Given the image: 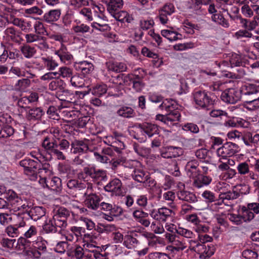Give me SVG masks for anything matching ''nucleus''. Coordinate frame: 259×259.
<instances>
[{"mask_svg":"<svg viewBox=\"0 0 259 259\" xmlns=\"http://www.w3.org/2000/svg\"><path fill=\"white\" fill-rule=\"evenodd\" d=\"M163 197L165 200L170 201L168 205L171 208L174 209L176 208V205L174 203L176 198V195L174 192L171 191H167L163 194Z\"/></svg>","mask_w":259,"mask_h":259,"instance_id":"61","label":"nucleus"},{"mask_svg":"<svg viewBox=\"0 0 259 259\" xmlns=\"http://www.w3.org/2000/svg\"><path fill=\"white\" fill-rule=\"evenodd\" d=\"M250 160L247 159L245 161L239 163L237 166V170L239 174L241 176L247 175L250 170Z\"/></svg>","mask_w":259,"mask_h":259,"instance_id":"47","label":"nucleus"},{"mask_svg":"<svg viewBox=\"0 0 259 259\" xmlns=\"http://www.w3.org/2000/svg\"><path fill=\"white\" fill-rule=\"evenodd\" d=\"M183 153L181 148L169 146L161 149L160 155L164 158H172L179 157Z\"/></svg>","mask_w":259,"mask_h":259,"instance_id":"18","label":"nucleus"},{"mask_svg":"<svg viewBox=\"0 0 259 259\" xmlns=\"http://www.w3.org/2000/svg\"><path fill=\"white\" fill-rule=\"evenodd\" d=\"M67 254L71 257H75L77 259H81L84 254L83 249L79 245H75L67 250Z\"/></svg>","mask_w":259,"mask_h":259,"instance_id":"31","label":"nucleus"},{"mask_svg":"<svg viewBox=\"0 0 259 259\" xmlns=\"http://www.w3.org/2000/svg\"><path fill=\"white\" fill-rule=\"evenodd\" d=\"M32 249H35L41 254L46 251V241L42 240L41 238H37L34 241H32Z\"/></svg>","mask_w":259,"mask_h":259,"instance_id":"39","label":"nucleus"},{"mask_svg":"<svg viewBox=\"0 0 259 259\" xmlns=\"http://www.w3.org/2000/svg\"><path fill=\"white\" fill-rule=\"evenodd\" d=\"M161 34L163 37L171 41L179 39L180 38L179 36H181V35L177 32L168 29L162 30Z\"/></svg>","mask_w":259,"mask_h":259,"instance_id":"46","label":"nucleus"},{"mask_svg":"<svg viewBox=\"0 0 259 259\" xmlns=\"http://www.w3.org/2000/svg\"><path fill=\"white\" fill-rule=\"evenodd\" d=\"M66 87L64 81L59 77L50 82L49 84V89L51 91L63 90Z\"/></svg>","mask_w":259,"mask_h":259,"instance_id":"38","label":"nucleus"},{"mask_svg":"<svg viewBox=\"0 0 259 259\" xmlns=\"http://www.w3.org/2000/svg\"><path fill=\"white\" fill-rule=\"evenodd\" d=\"M178 199L180 200L187 202L190 203H194L197 201V198L196 195L193 192L182 190L177 193Z\"/></svg>","mask_w":259,"mask_h":259,"instance_id":"22","label":"nucleus"},{"mask_svg":"<svg viewBox=\"0 0 259 259\" xmlns=\"http://www.w3.org/2000/svg\"><path fill=\"white\" fill-rule=\"evenodd\" d=\"M61 12L60 8L51 9L44 14L42 20L48 24H54L60 18Z\"/></svg>","mask_w":259,"mask_h":259,"instance_id":"15","label":"nucleus"},{"mask_svg":"<svg viewBox=\"0 0 259 259\" xmlns=\"http://www.w3.org/2000/svg\"><path fill=\"white\" fill-rule=\"evenodd\" d=\"M230 63L231 67H244L245 63L242 61L241 57L236 54H232L230 58Z\"/></svg>","mask_w":259,"mask_h":259,"instance_id":"51","label":"nucleus"},{"mask_svg":"<svg viewBox=\"0 0 259 259\" xmlns=\"http://www.w3.org/2000/svg\"><path fill=\"white\" fill-rule=\"evenodd\" d=\"M106 67L109 71L115 72H124L126 70L127 67L123 62L109 61L106 63Z\"/></svg>","mask_w":259,"mask_h":259,"instance_id":"24","label":"nucleus"},{"mask_svg":"<svg viewBox=\"0 0 259 259\" xmlns=\"http://www.w3.org/2000/svg\"><path fill=\"white\" fill-rule=\"evenodd\" d=\"M113 140L115 141L113 143H116L120 148H123L124 147L123 142L122 141L124 137L122 134L119 133L117 132H114L110 136Z\"/></svg>","mask_w":259,"mask_h":259,"instance_id":"59","label":"nucleus"},{"mask_svg":"<svg viewBox=\"0 0 259 259\" xmlns=\"http://www.w3.org/2000/svg\"><path fill=\"white\" fill-rule=\"evenodd\" d=\"M239 151V146L232 142H227L217 150V154L222 159H226L228 157L235 155Z\"/></svg>","mask_w":259,"mask_h":259,"instance_id":"9","label":"nucleus"},{"mask_svg":"<svg viewBox=\"0 0 259 259\" xmlns=\"http://www.w3.org/2000/svg\"><path fill=\"white\" fill-rule=\"evenodd\" d=\"M70 82L71 85L75 88H82L84 86L83 78L77 74L72 75Z\"/></svg>","mask_w":259,"mask_h":259,"instance_id":"53","label":"nucleus"},{"mask_svg":"<svg viewBox=\"0 0 259 259\" xmlns=\"http://www.w3.org/2000/svg\"><path fill=\"white\" fill-rule=\"evenodd\" d=\"M29 238L26 237H21L18 240V244L23 246L24 254L28 258H39L40 257V254L35 249H32V244L28 240Z\"/></svg>","mask_w":259,"mask_h":259,"instance_id":"8","label":"nucleus"},{"mask_svg":"<svg viewBox=\"0 0 259 259\" xmlns=\"http://www.w3.org/2000/svg\"><path fill=\"white\" fill-rule=\"evenodd\" d=\"M53 217H58V218L67 220L70 215V211L64 207H60L54 210Z\"/></svg>","mask_w":259,"mask_h":259,"instance_id":"54","label":"nucleus"},{"mask_svg":"<svg viewBox=\"0 0 259 259\" xmlns=\"http://www.w3.org/2000/svg\"><path fill=\"white\" fill-rule=\"evenodd\" d=\"M57 217H53L54 225H55L57 231H58V229H60V231H63L64 229L67 226V221L66 220L58 218Z\"/></svg>","mask_w":259,"mask_h":259,"instance_id":"60","label":"nucleus"},{"mask_svg":"<svg viewBox=\"0 0 259 259\" xmlns=\"http://www.w3.org/2000/svg\"><path fill=\"white\" fill-rule=\"evenodd\" d=\"M189 245L190 250L198 254L200 259H208L215 251L213 245L200 243L197 240H190Z\"/></svg>","mask_w":259,"mask_h":259,"instance_id":"4","label":"nucleus"},{"mask_svg":"<svg viewBox=\"0 0 259 259\" xmlns=\"http://www.w3.org/2000/svg\"><path fill=\"white\" fill-rule=\"evenodd\" d=\"M134 113V110L131 107L125 106L120 107L116 111L118 116L125 118L132 117Z\"/></svg>","mask_w":259,"mask_h":259,"instance_id":"45","label":"nucleus"},{"mask_svg":"<svg viewBox=\"0 0 259 259\" xmlns=\"http://www.w3.org/2000/svg\"><path fill=\"white\" fill-rule=\"evenodd\" d=\"M43 229L47 233H55L57 231L55 225H54L53 218L46 220Z\"/></svg>","mask_w":259,"mask_h":259,"instance_id":"63","label":"nucleus"},{"mask_svg":"<svg viewBox=\"0 0 259 259\" xmlns=\"http://www.w3.org/2000/svg\"><path fill=\"white\" fill-rule=\"evenodd\" d=\"M83 229L81 227L73 226L69 230L63 231L62 235H63L66 240L73 242L77 241L78 238L82 235V231Z\"/></svg>","mask_w":259,"mask_h":259,"instance_id":"16","label":"nucleus"},{"mask_svg":"<svg viewBox=\"0 0 259 259\" xmlns=\"http://www.w3.org/2000/svg\"><path fill=\"white\" fill-rule=\"evenodd\" d=\"M44 114L45 111L41 108L34 107L27 111L26 117L29 121L39 120Z\"/></svg>","mask_w":259,"mask_h":259,"instance_id":"23","label":"nucleus"},{"mask_svg":"<svg viewBox=\"0 0 259 259\" xmlns=\"http://www.w3.org/2000/svg\"><path fill=\"white\" fill-rule=\"evenodd\" d=\"M239 193L235 191H228L227 192H221L220 198L222 201L226 202L227 200H234L239 197Z\"/></svg>","mask_w":259,"mask_h":259,"instance_id":"48","label":"nucleus"},{"mask_svg":"<svg viewBox=\"0 0 259 259\" xmlns=\"http://www.w3.org/2000/svg\"><path fill=\"white\" fill-rule=\"evenodd\" d=\"M211 18L212 21L224 28H228L230 26L229 21L224 18L221 13L212 15Z\"/></svg>","mask_w":259,"mask_h":259,"instance_id":"36","label":"nucleus"},{"mask_svg":"<svg viewBox=\"0 0 259 259\" xmlns=\"http://www.w3.org/2000/svg\"><path fill=\"white\" fill-rule=\"evenodd\" d=\"M67 187L70 189H74L75 190H81L87 188V190L89 188H92L91 185L89 183L85 182L81 183L75 179L69 180L67 183Z\"/></svg>","mask_w":259,"mask_h":259,"instance_id":"26","label":"nucleus"},{"mask_svg":"<svg viewBox=\"0 0 259 259\" xmlns=\"http://www.w3.org/2000/svg\"><path fill=\"white\" fill-rule=\"evenodd\" d=\"M175 12V7L171 3H166L158 10L157 18L161 24L165 25L169 21V17Z\"/></svg>","mask_w":259,"mask_h":259,"instance_id":"11","label":"nucleus"},{"mask_svg":"<svg viewBox=\"0 0 259 259\" xmlns=\"http://www.w3.org/2000/svg\"><path fill=\"white\" fill-rule=\"evenodd\" d=\"M5 195L8 201V208L11 213H14L18 211L23 212L28 207L26 201H23L13 190H7Z\"/></svg>","mask_w":259,"mask_h":259,"instance_id":"3","label":"nucleus"},{"mask_svg":"<svg viewBox=\"0 0 259 259\" xmlns=\"http://www.w3.org/2000/svg\"><path fill=\"white\" fill-rule=\"evenodd\" d=\"M55 54L59 57L61 62L66 64L71 63L73 58L72 55L68 51L67 47L63 44L58 50L55 52Z\"/></svg>","mask_w":259,"mask_h":259,"instance_id":"20","label":"nucleus"},{"mask_svg":"<svg viewBox=\"0 0 259 259\" xmlns=\"http://www.w3.org/2000/svg\"><path fill=\"white\" fill-rule=\"evenodd\" d=\"M57 76L61 77L63 78H70L72 75V70L66 66H63L59 68L58 71L56 72Z\"/></svg>","mask_w":259,"mask_h":259,"instance_id":"52","label":"nucleus"},{"mask_svg":"<svg viewBox=\"0 0 259 259\" xmlns=\"http://www.w3.org/2000/svg\"><path fill=\"white\" fill-rule=\"evenodd\" d=\"M76 68L83 74H87L94 70V66L91 63L83 61L77 63Z\"/></svg>","mask_w":259,"mask_h":259,"instance_id":"35","label":"nucleus"},{"mask_svg":"<svg viewBox=\"0 0 259 259\" xmlns=\"http://www.w3.org/2000/svg\"><path fill=\"white\" fill-rule=\"evenodd\" d=\"M240 91L244 95L252 96V98L259 96V87L253 84L243 85Z\"/></svg>","mask_w":259,"mask_h":259,"instance_id":"25","label":"nucleus"},{"mask_svg":"<svg viewBox=\"0 0 259 259\" xmlns=\"http://www.w3.org/2000/svg\"><path fill=\"white\" fill-rule=\"evenodd\" d=\"M115 19L121 22L131 23L133 18L128 13L124 11H117L111 15Z\"/></svg>","mask_w":259,"mask_h":259,"instance_id":"34","label":"nucleus"},{"mask_svg":"<svg viewBox=\"0 0 259 259\" xmlns=\"http://www.w3.org/2000/svg\"><path fill=\"white\" fill-rule=\"evenodd\" d=\"M41 59L45 68L49 71H53L59 66L58 63L53 57H43Z\"/></svg>","mask_w":259,"mask_h":259,"instance_id":"30","label":"nucleus"},{"mask_svg":"<svg viewBox=\"0 0 259 259\" xmlns=\"http://www.w3.org/2000/svg\"><path fill=\"white\" fill-rule=\"evenodd\" d=\"M14 129L9 124L4 125L0 131V138H7L12 136Z\"/></svg>","mask_w":259,"mask_h":259,"instance_id":"57","label":"nucleus"},{"mask_svg":"<svg viewBox=\"0 0 259 259\" xmlns=\"http://www.w3.org/2000/svg\"><path fill=\"white\" fill-rule=\"evenodd\" d=\"M85 199L84 203L85 206L91 210H97L100 207L101 201V197L96 193L88 194L87 192L84 193Z\"/></svg>","mask_w":259,"mask_h":259,"instance_id":"14","label":"nucleus"},{"mask_svg":"<svg viewBox=\"0 0 259 259\" xmlns=\"http://www.w3.org/2000/svg\"><path fill=\"white\" fill-rule=\"evenodd\" d=\"M141 132L149 137H152L155 135H158L159 130L158 126L151 123H144L140 126Z\"/></svg>","mask_w":259,"mask_h":259,"instance_id":"21","label":"nucleus"},{"mask_svg":"<svg viewBox=\"0 0 259 259\" xmlns=\"http://www.w3.org/2000/svg\"><path fill=\"white\" fill-rule=\"evenodd\" d=\"M139 244L138 240L130 235L125 236L123 245L128 249H133L136 247Z\"/></svg>","mask_w":259,"mask_h":259,"instance_id":"40","label":"nucleus"},{"mask_svg":"<svg viewBox=\"0 0 259 259\" xmlns=\"http://www.w3.org/2000/svg\"><path fill=\"white\" fill-rule=\"evenodd\" d=\"M138 75H129L128 81L130 83L132 84L133 88L136 92H140L142 90L144 87V84L140 81Z\"/></svg>","mask_w":259,"mask_h":259,"instance_id":"42","label":"nucleus"},{"mask_svg":"<svg viewBox=\"0 0 259 259\" xmlns=\"http://www.w3.org/2000/svg\"><path fill=\"white\" fill-rule=\"evenodd\" d=\"M30 84V80L27 78L19 79L14 85V89L17 91H25Z\"/></svg>","mask_w":259,"mask_h":259,"instance_id":"49","label":"nucleus"},{"mask_svg":"<svg viewBox=\"0 0 259 259\" xmlns=\"http://www.w3.org/2000/svg\"><path fill=\"white\" fill-rule=\"evenodd\" d=\"M162 110H165L167 113L163 115L158 114L156 119L160 120L169 126L177 123L181 118L180 108L177 103L171 99H166L159 106Z\"/></svg>","mask_w":259,"mask_h":259,"instance_id":"1","label":"nucleus"},{"mask_svg":"<svg viewBox=\"0 0 259 259\" xmlns=\"http://www.w3.org/2000/svg\"><path fill=\"white\" fill-rule=\"evenodd\" d=\"M66 104V102L62 103L61 105L58 106L59 113H61L62 116L67 120L71 121L75 119L79 114V112L68 108L65 105Z\"/></svg>","mask_w":259,"mask_h":259,"instance_id":"19","label":"nucleus"},{"mask_svg":"<svg viewBox=\"0 0 259 259\" xmlns=\"http://www.w3.org/2000/svg\"><path fill=\"white\" fill-rule=\"evenodd\" d=\"M162 222H153L151 225V230L153 231L154 233L156 234H161L165 232V229L163 224L161 223Z\"/></svg>","mask_w":259,"mask_h":259,"instance_id":"56","label":"nucleus"},{"mask_svg":"<svg viewBox=\"0 0 259 259\" xmlns=\"http://www.w3.org/2000/svg\"><path fill=\"white\" fill-rule=\"evenodd\" d=\"M193 98L197 107L203 109H208L214 102L209 95L204 91L195 92L193 94Z\"/></svg>","mask_w":259,"mask_h":259,"instance_id":"6","label":"nucleus"},{"mask_svg":"<svg viewBox=\"0 0 259 259\" xmlns=\"http://www.w3.org/2000/svg\"><path fill=\"white\" fill-rule=\"evenodd\" d=\"M106 5L107 11L112 15L122 8L123 1V0H109Z\"/></svg>","mask_w":259,"mask_h":259,"instance_id":"29","label":"nucleus"},{"mask_svg":"<svg viewBox=\"0 0 259 259\" xmlns=\"http://www.w3.org/2000/svg\"><path fill=\"white\" fill-rule=\"evenodd\" d=\"M239 19L241 26L245 29L244 30L249 32L254 30L257 25V23L255 20H249L242 17H239Z\"/></svg>","mask_w":259,"mask_h":259,"instance_id":"37","label":"nucleus"},{"mask_svg":"<svg viewBox=\"0 0 259 259\" xmlns=\"http://www.w3.org/2000/svg\"><path fill=\"white\" fill-rule=\"evenodd\" d=\"M24 37L27 44L35 42V46L43 51H46L49 49L46 39L43 36L34 33H27L24 34Z\"/></svg>","mask_w":259,"mask_h":259,"instance_id":"10","label":"nucleus"},{"mask_svg":"<svg viewBox=\"0 0 259 259\" xmlns=\"http://www.w3.org/2000/svg\"><path fill=\"white\" fill-rule=\"evenodd\" d=\"M71 145L74 153H83L89 150L88 141L87 140L76 141Z\"/></svg>","mask_w":259,"mask_h":259,"instance_id":"28","label":"nucleus"},{"mask_svg":"<svg viewBox=\"0 0 259 259\" xmlns=\"http://www.w3.org/2000/svg\"><path fill=\"white\" fill-rule=\"evenodd\" d=\"M46 213V209L42 206L33 207L28 211V215L35 221L44 217Z\"/></svg>","mask_w":259,"mask_h":259,"instance_id":"27","label":"nucleus"},{"mask_svg":"<svg viewBox=\"0 0 259 259\" xmlns=\"http://www.w3.org/2000/svg\"><path fill=\"white\" fill-rule=\"evenodd\" d=\"M241 91L236 89H228L221 94V99L225 103L235 104L241 99Z\"/></svg>","mask_w":259,"mask_h":259,"instance_id":"12","label":"nucleus"},{"mask_svg":"<svg viewBox=\"0 0 259 259\" xmlns=\"http://www.w3.org/2000/svg\"><path fill=\"white\" fill-rule=\"evenodd\" d=\"M83 170L84 174L94 182L104 180L107 177L106 170L97 168L94 166L84 167Z\"/></svg>","mask_w":259,"mask_h":259,"instance_id":"13","label":"nucleus"},{"mask_svg":"<svg viewBox=\"0 0 259 259\" xmlns=\"http://www.w3.org/2000/svg\"><path fill=\"white\" fill-rule=\"evenodd\" d=\"M185 170L188 177L193 180V186L195 188L199 189L207 186L212 181V178L210 176L201 174L198 163L195 160L187 162L185 166Z\"/></svg>","mask_w":259,"mask_h":259,"instance_id":"2","label":"nucleus"},{"mask_svg":"<svg viewBox=\"0 0 259 259\" xmlns=\"http://www.w3.org/2000/svg\"><path fill=\"white\" fill-rule=\"evenodd\" d=\"M20 51L23 56L27 59L32 58L36 54L35 48L28 44H23L21 46Z\"/></svg>","mask_w":259,"mask_h":259,"instance_id":"32","label":"nucleus"},{"mask_svg":"<svg viewBox=\"0 0 259 259\" xmlns=\"http://www.w3.org/2000/svg\"><path fill=\"white\" fill-rule=\"evenodd\" d=\"M78 14L87 21H91L93 19L92 10L89 8H83L79 10Z\"/></svg>","mask_w":259,"mask_h":259,"instance_id":"55","label":"nucleus"},{"mask_svg":"<svg viewBox=\"0 0 259 259\" xmlns=\"http://www.w3.org/2000/svg\"><path fill=\"white\" fill-rule=\"evenodd\" d=\"M5 34L10 37L11 39L15 42H18L20 39L21 32L15 29L13 27H8L5 31Z\"/></svg>","mask_w":259,"mask_h":259,"instance_id":"43","label":"nucleus"},{"mask_svg":"<svg viewBox=\"0 0 259 259\" xmlns=\"http://www.w3.org/2000/svg\"><path fill=\"white\" fill-rule=\"evenodd\" d=\"M42 146L50 154L55 148L58 147V145L56 140L46 137L42 142Z\"/></svg>","mask_w":259,"mask_h":259,"instance_id":"33","label":"nucleus"},{"mask_svg":"<svg viewBox=\"0 0 259 259\" xmlns=\"http://www.w3.org/2000/svg\"><path fill=\"white\" fill-rule=\"evenodd\" d=\"M19 230L15 225H10L6 228L5 232L9 236L14 238L17 237L21 234L20 230Z\"/></svg>","mask_w":259,"mask_h":259,"instance_id":"62","label":"nucleus"},{"mask_svg":"<svg viewBox=\"0 0 259 259\" xmlns=\"http://www.w3.org/2000/svg\"><path fill=\"white\" fill-rule=\"evenodd\" d=\"M48 188L53 190L57 191L61 186V180L57 177H54L48 179Z\"/></svg>","mask_w":259,"mask_h":259,"instance_id":"50","label":"nucleus"},{"mask_svg":"<svg viewBox=\"0 0 259 259\" xmlns=\"http://www.w3.org/2000/svg\"><path fill=\"white\" fill-rule=\"evenodd\" d=\"M252 100L247 101L246 108L254 110L259 108V96L252 98Z\"/></svg>","mask_w":259,"mask_h":259,"instance_id":"64","label":"nucleus"},{"mask_svg":"<svg viewBox=\"0 0 259 259\" xmlns=\"http://www.w3.org/2000/svg\"><path fill=\"white\" fill-rule=\"evenodd\" d=\"M149 214L155 221L165 222L167 220L173 218L175 212L171 209L162 207L157 209H153L150 210Z\"/></svg>","mask_w":259,"mask_h":259,"instance_id":"7","label":"nucleus"},{"mask_svg":"<svg viewBox=\"0 0 259 259\" xmlns=\"http://www.w3.org/2000/svg\"><path fill=\"white\" fill-rule=\"evenodd\" d=\"M107 91V87L105 84H99L93 87L90 91L91 93L96 96L101 97L105 94Z\"/></svg>","mask_w":259,"mask_h":259,"instance_id":"44","label":"nucleus"},{"mask_svg":"<svg viewBox=\"0 0 259 259\" xmlns=\"http://www.w3.org/2000/svg\"><path fill=\"white\" fill-rule=\"evenodd\" d=\"M149 174L141 169H135L132 174L133 178L139 183L145 182L149 177Z\"/></svg>","mask_w":259,"mask_h":259,"instance_id":"41","label":"nucleus"},{"mask_svg":"<svg viewBox=\"0 0 259 259\" xmlns=\"http://www.w3.org/2000/svg\"><path fill=\"white\" fill-rule=\"evenodd\" d=\"M72 30L76 33L84 34L90 32L91 31V28L87 24L82 23L73 27Z\"/></svg>","mask_w":259,"mask_h":259,"instance_id":"58","label":"nucleus"},{"mask_svg":"<svg viewBox=\"0 0 259 259\" xmlns=\"http://www.w3.org/2000/svg\"><path fill=\"white\" fill-rule=\"evenodd\" d=\"M20 165L24 168V173L30 176V180L34 181L37 179L36 170L40 168L41 164L37 161L25 158L20 161Z\"/></svg>","mask_w":259,"mask_h":259,"instance_id":"5","label":"nucleus"},{"mask_svg":"<svg viewBox=\"0 0 259 259\" xmlns=\"http://www.w3.org/2000/svg\"><path fill=\"white\" fill-rule=\"evenodd\" d=\"M122 183L121 181L115 178L111 180L105 187L104 189L107 192L113 193L115 195L120 196L122 195L121 189Z\"/></svg>","mask_w":259,"mask_h":259,"instance_id":"17","label":"nucleus"}]
</instances>
